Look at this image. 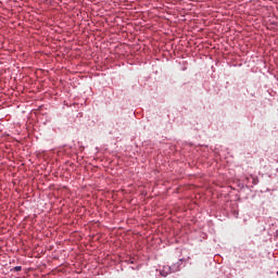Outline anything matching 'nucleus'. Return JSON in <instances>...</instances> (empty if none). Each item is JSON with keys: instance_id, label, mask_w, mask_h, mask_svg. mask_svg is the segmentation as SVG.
<instances>
[{"instance_id": "f03ea898", "label": "nucleus", "mask_w": 278, "mask_h": 278, "mask_svg": "<svg viewBox=\"0 0 278 278\" xmlns=\"http://www.w3.org/2000/svg\"><path fill=\"white\" fill-rule=\"evenodd\" d=\"M254 186H257V178L252 177Z\"/></svg>"}, {"instance_id": "7ed1b4c3", "label": "nucleus", "mask_w": 278, "mask_h": 278, "mask_svg": "<svg viewBox=\"0 0 278 278\" xmlns=\"http://www.w3.org/2000/svg\"><path fill=\"white\" fill-rule=\"evenodd\" d=\"M16 268V270H21V267H15Z\"/></svg>"}, {"instance_id": "f257e3e1", "label": "nucleus", "mask_w": 278, "mask_h": 278, "mask_svg": "<svg viewBox=\"0 0 278 278\" xmlns=\"http://www.w3.org/2000/svg\"><path fill=\"white\" fill-rule=\"evenodd\" d=\"M159 273H160L161 277H167L168 275H170V273H175V269H173L170 266L166 265V266H163L162 269H159Z\"/></svg>"}]
</instances>
